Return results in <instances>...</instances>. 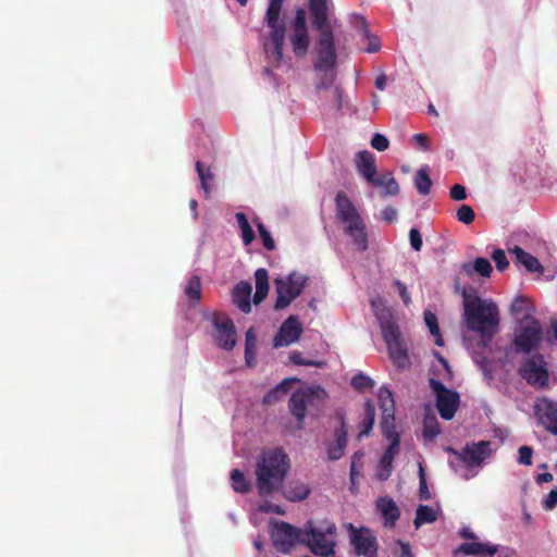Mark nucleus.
<instances>
[{"label":"nucleus","mask_w":557,"mask_h":557,"mask_svg":"<svg viewBox=\"0 0 557 557\" xmlns=\"http://www.w3.org/2000/svg\"><path fill=\"white\" fill-rule=\"evenodd\" d=\"M284 0H269L264 15V22L269 27V34L263 40V50L269 64L278 67L283 62V44L287 32V39L293 53L298 59L307 57L311 36L307 23L305 9L298 8L288 28L281 16Z\"/></svg>","instance_id":"f257e3e1"},{"label":"nucleus","mask_w":557,"mask_h":557,"mask_svg":"<svg viewBox=\"0 0 557 557\" xmlns=\"http://www.w3.org/2000/svg\"><path fill=\"white\" fill-rule=\"evenodd\" d=\"M463 320L469 331L478 333L483 347H487L499 329L498 306L481 298L474 289L462 290Z\"/></svg>","instance_id":"f03ea898"},{"label":"nucleus","mask_w":557,"mask_h":557,"mask_svg":"<svg viewBox=\"0 0 557 557\" xmlns=\"http://www.w3.org/2000/svg\"><path fill=\"white\" fill-rule=\"evenodd\" d=\"M342 45L314 46L315 60L313 69L315 72L314 88L318 98L324 104L330 103L337 111L343 108V89L334 85L337 73V50Z\"/></svg>","instance_id":"7ed1b4c3"},{"label":"nucleus","mask_w":557,"mask_h":557,"mask_svg":"<svg viewBox=\"0 0 557 557\" xmlns=\"http://www.w3.org/2000/svg\"><path fill=\"white\" fill-rule=\"evenodd\" d=\"M288 456L278 448L262 453L256 466L257 488L260 495H270L283 487L289 470Z\"/></svg>","instance_id":"20e7f679"},{"label":"nucleus","mask_w":557,"mask_h":557,"mask_svg":"<svg viewBox=\"0 0 557 557\" xmlns=\"http://www.w3.org/2000/svg\"><path fill=\"white\" fill-rule=\"evenodd\" d=\"M447 451L451 455L449 466L463 480L476 476L485 460L492 455L491 443L487 441L467 444L460 451L449 447Z\"/></svg>","instance_id":"39448f33"},{"label":"nucleus","mask_w":557,"mask_h":557,"mask_svg":"<svg viewBox=\"0 0 557 557\" xmlns=\"http://www.w3.org/2000/svg\"><path fill=\"white\" fill-rule=\"evenodd\" d=\"M311 23L317 32L314 46L342 45L336 37V21L330 17L331 0H308Z\"/></svg>","instance_id":"423d86ee"},{"label":"nucleus","mask_w":557,"mask_h":557,"mask_svg":"<svg viewBox=\"0 0 557 557\" xmlns=\"http://www.w3.org/2000/svg\"><path fill=\"white\" fill-rule=\"evenodd\" d=\"M372 305L375 307L374 302H372ZM374 311L380 323L381 333L387 347L389 358L398 368L407 367L409 362L408 349L407 344L401 336L399 326L393 318L385 315L383 312H379L376 308H374Z\"/></svg>","instance_id":"0eeeda50"},{"label":"nucleus","mask_w":557,"mask_h":557,"mask_svg":"<svg viewBox=\"0 0 557 557\" xmlns=\"http://www.w3.org/2000/svg\"><path fill=\"white\" fill-rule=\"evenodd\" d=\"M336 528L334 523L321 521L318 524L309 521L305 525L302 544H306L314 555L330 557L335 554Z\"/></svg>","instance_id":"6e6552de"},{"label":"nucleus","mask_w":557,"mask_h":557,"mask_svg":"<svg viewBox=\"0 0 557 557\" xmlns=\"http://www.w3.org/2000/svg\"><path fill=\"white\" fill-rule=\"evenodd\" d=\"M326 392L320 386H305L295 391L288 401L290 413L298 422L315 414L324 405Z\"/></svg>","instance_id":"1a4fd4ad"},{"label":"nucleus","mask_w":557,"mask_h":557,"mask_svg":"<svg viewBox=\"0 0 557 557\" xmlns=\"http://www.w3.org/2000/svg\"><path fill=\"white\" fill-rule=\"evenodd\" d=\"M308 282V276L293 271L286 276H280L274 280L276 301L275 310L287 308L304 290Z\"/></svg>","instance_id":"9d476101"},{"label":"nucleus","mask_w":557,"mask_h":557,"mask_svg":"<svg viewBox=\"0 0 557 557\" xmlns=\"http://www.w3.org/2000/svg\"><path fill=\"white\" fill-rule=\"evenodd\" d=\"M543 339V329L539 320L524 319L515 329L513 344L517 352L530 354Z\"/></svg>","instance_id":"9b49d317"},{"label":"nucleus","mask_w":557,"mask_h":557,"mask_svg":"<svg viewBox=\"0 0 557 557\" xmlns=\"http://www.w3.org/2000/svg\"><path fill=\"white\" fill-rule=\"evenodd\" d=\"M520 374L535 388H544L548 385L547 363L541 355L528 358L520 368Z\"/></svg>","instance_id":"f8f14e48"},{"label":"nucleus","mask_w":557,"mask_h":557,"mask_svg":"<svg viewBox=\"0 0 557 557\" xmlns=\"http://www.w3.org/2000/svg\"><path fill=\"white\" fill-rule=\"evenodd\" d=\"M430 386L436 397V407L441 417L450 420L459 406L458 393L446 388L441 381L435 379H430Z\"/></svg>","instance_id":"ddd939ff"},{"label":"nucleus","mask_w":557,"mask_h":557,"mask_svg":"<svg viewBox=\"0 0 557 557\" xmlns=\"http://www.w3.org/2000/svg\"><path fill=\"white\" fill-rule=\"evenodd\" d=\"M305 528L297 529L286 522H276L272 530V541L275 548L287 554L297 543H302Z\"/></svg>","instance_id":"4468645a"},{"label":"nucleus","mask_w":557,"mask_h":557,"mask_svg":"<svg viewBox=\"0 0 557 557\" xmlns=\"http://www.w3.org/2000/svg\"><path fill=\"white\" fill-rule=\"evenodd\" d=\"M213 339L225 350H232L236 344V332L233 321L225 314L215 313L212 318Z\"/></svg>","instance_id":"2eb2a0df"},{"label":"nucleus","mask_w":557,"mask_h":557,"mask_svg":"<svg viewBox=\"0 0 557 557\" xmlns=\"http://www.w3.org/2000/svg\"><path fill=\"white\" fill-rule=\"evenodd\" d=\"M389 432L382 431L383 436L389 441L388 447L382 455L377 466V478L381 481L387 480L393 471V461L400 450V437L396 429H389Z\"/></svg>","instance_id":"dca6fc26"},{"label":"nucleus","mask_w":557,"mask_h":557,"mask_svg":"<svg viewBox=\"0 0 557 557\" xmlns=\"http://www.w3.org/2000/svg\"><path fill=\"white\" fill-rule=\"evenodd\" d=\"M336 215L344 225V232L366 225L357 208L344 193L336 195Z\"/></svg>","instance_id":"f3484780"},{"label":"nucleus","mask_w":557,"mask_h":557,"mask_svg":"<svg viewBox=\"0 0 557 557\" xmlns=\"http://www.w3.org/2000/svg\"><path fill=\"white\" fill-rule=\"evenodd\" d=\"M460 535L463 539L472 540L471 542L462 543L458 548L457 553H461L467 556H494L498 552V546L491 543L478 542L476 535L470 530V528L465 527L460 531Z\"/></svg>","instance_id":"a211bd4d"},{"label":"nucleus","mask_w":557,"mask_h":557,"mask_svg":"<svg viewBox=\"0 0 557 557\" xmlns=\"http://www.w3.org/2000/svg\"><path fill=\"white\" fill-rule=\"evenodd\" d=\"M302 326L297 315H289L281 325L277 334L273 339L275 348L287 347L300 339Z\"/></svg>","instance_id":"6ab92c4d"},{"label":"nucleus","mask_w":557,"mask_h":557,"mask_svg":"<svg viewBox=\"0 0 557 557\" xmlns=\"http://www.w3.org/2000/svg\"><path fill=\"white\" fill-rule=\"evenodd\" d=\"M377 398L382 411L380 426L387 433L389 429H395V401L392 392L386 386L380 387Z\"/></svg>","instance_id":"aec40b11"},{"label":"nucleus","mask_w":557,"mask_h":557,"mask_svg":"<svg viewBox=\"0 0 557 557\" xmlns=\"http://www.w3.org/2000/svg\"><path fill=\"white\" fill-rule=\"evenodd\" d=\"M535 413L545 429L557 435V403L541 398L535 404Z\"/></svg>","instance_id":"412c9836"},{"label":"nucleus","mask_w":557,"mask_h":557,"mask_svg":"<svg viewBox=\"0 0 557 557\" xmlns=\"http://www.w3.org/2000/svg\"><path fill=\"white\" fill-rule=\"evenodd\" d=\"M348 432L345 421L342 419L339 428L334 431L333 438L325 442L327 458L332 461L341 459L347 446Z\"/></svg>","instance_id":"4be33fe9"},{"label":"nucleus","mask_w":557,"mask_h":557,"mask_svg":"<svg viewBox=\"0 0 557 557\" xmlns=\"http://www.w3.org/2000/svg\"><path fill=\"white\" fill-rule=\"evenodd\" d=\"M357 173L367 181V183H371L376 176V165H375V157L372 152L368 150L359 151L356 154L355 159Z\"/></svg>","instance_id":"5701e85b"},{"label":"nucleus","mask_w":557,"mask_h":557,"mask_svg":"<svg viewBox=\"0 0 557 557\" xmlns=\"http://www.w3.org/2000/svg\"><path fill=\"white\" fill-rule=\"evenodd\" d=\"M251 284L244 281L236 284L233 288V301L244 313L251 311Z\"/></svg>","instance_id":"b1692460"},{"label":"nucleus","mask_w":557,"mask_h":557,"mask_svg":"<svg viewBox=\"0 0 557 557\" xmlns=\"http://www.w3.org/2000/svg\"><path fill=\"white\" fill-rule=\"evenodd\" d=\"M534 311V305L524 296L515 297L510 306V314L518 323L524 319H535L533 317Z\"/></svg>","instance_id":"393cba45"},{"label":"nucleus","mask_w":557,"mask_h":557,"mask_svg":"<svg viewBox=\"0 0 557 557\" xmlns=\"http://www.w3.org/2000/svg\"><path fill=\"white\" fill-rule=\"evenodd\" d=\"M352 544L356 553L364 557L376 556V545L374 537L369 533H356L352 536Z\"/></svg>","instance_id":"a878e982"},{"label":"nucleus","mask_w":557,"mask_h":557,"mask_svg":"<svg viewBox=\"0 0 557 557\" xmlns=\"http://www.w3.org/2000/svg\"><path fill=\"white\" fill-rule=\"evenodd\" d=\"M492 264L485 258H476L473 261L462 263L461 272L467 276L472 277L474 274H479L482 277H488L492 273Z\"/></svg>","instance_id":"bb28decb"},{"label":"nucleus","mask_w":557,"mask_h":557,"mask_svg":"<svg viewBox=\"0 0 557 557\" xmlns=\"http://www.w3.org/2000/svg\"><path fill=\"white\" fill-rule=\"evenodd\" d=\"M309 494V486L300 480H293L283 488V495L289 502H301L306 499Z\"/></svg>","instance_id":"cd10ccee"},{"label":"nucleus","mask_w":557,"mask_h":557,"mask_svg":"<svg viewBox=\"0 0 557 557\" xmlns=\"http://www.w3.org/2000/svg\"><path fill=\"white\" fill-rule=\"evenodd\" d=\"M510 252L515 256L516 262L519 265L524 267L528 272L542 273L543 268L539 260L529 252L524 251L521 247L516 246L510 250Z\"/></svg>","instance_id":"c85d7f7f"},{"label":"nucleus","mask_w":557,"mask_h":557,"mask_svg":"<svg viewBox=\"0 0 557 557\" xmlns=\"http://www.w3.org/2000/svg\"><path fill=\"white\" fill-rule=\"evenodd\" d=\"M370 185L381 188L383 196H396L399 193V185L391 172L377 175Z\"/></svg>","instance_id":"c756f323"},{"label":"nucleus","mask_w":557,"mask_h":557,"mask_svg":"<svg viewBox=\"0 0 557 557\" xmlns=\"http://www.w3.org/2000/svg\"><path fill=\"white\" fill-rule=\"evenodd\" d=\"M255 281H256V293L253 295V302L256 305L260 304L269 293V276L268 271L265 269H258L255 272Z\"/></svg>","instance_id":"7c9ffc66"},{"label":"nucleus","mask_w":557,"mask_h":557,"mask_svg":"<svg viewBox=\"0 0 557 557\" xmlns=\"http://www.w3.org/2000/svg\"><path fill=\"white\" fill-rule=\"evenodd\" d=\"M377 510L385 519V524L394 525L396 520L399 518V510L395 502L391 498H381L377 502Z\"/></svg>","instance_id":"2f4dec72"},{"label":"nucleus","mask_w":557,"mask_h":557,"mask_svg":"<svg viewBox=\"0 0 557 557\" xmlns=\"http://www.w3.org/2000/svg\"><path fill=\"white\" fill-rule=\"evenodd\" d=\"M375 420V408L371 401H366L363 417L359 423V434L358 440H362L368 436L373 428Z\"/></svg>","instance_id":"473e14b6"},{"label":"nucleus","mask_w":557,"mask_h":557,"mask_svg":"<svg viewBox=\"0 0 557 557\" xmlns=\"http://www.w3.org/2000/svg\"><path fill=\"white\" fill-rule=\"evenodd\" d=\"M344 232L351 240L352 245L359 251H366L369 248V239L367 233V226H359L356 228Z\"/></svg>","instance_id":"72a5a7b5"},{"label":"nucleus","mask_w":557,"mask_h":557,"mask_svg":"<svg viewBox=\"0 0 557 557\" xmlns=\"http://www.w3.org/2000/svg\"><path fill=\"white\" fill-rule=\"evenodd\" d=\"M436 519H437V509L430 507V506L420 505L417 508V513H416L413 523H414L416 529H419L422 524L432 523Z\"/></svg>","instance_id":"f704fd0d"},{"label":"nucleus","mask_w":557,"mask_h":557,"mask_svg":"<svg viewBox=\"0 0 557 557\" xmlns=\"http://www.w3.org/2000/svg\"><path fill=\"white\" fill-rule=\"evenodd\" d=\"M360 18V36L361 39L368 42L366 51L369 53L377 52L381 48L380 39L370 33L363 17Z\"/></svg>","instance_id":"c9c22d12"},{"label":"nucleus","mask_w":557,"mask_h":557,"mask_svg":"<svg viewBox=\"0 0 557 557\" xmlns=\"http://www.w3.org/2000/svg\"><path fill=\"white\" fill-rule=\"evenodd\" d=\"M296 379H285L280 384H277L273 389L267 393L263 397L264 404H272L277 400L280 397L284 396L288 392V386L294 383Z\"/></svg>","instance_id":"e433bc0d"},{"label":"nucleus","mask_w":557,"mask_h":557,"mask_svg":"<svg viewBox=\"0 0 557 557\" xmlns=\"http://www.w3.org/2000/svg\"><path fill=\"white\" fill-rule=\"evenodd\" d=\"M235 216H236L238 226L240 228L243 243L246 246H248L253 242L255 233H253L246 215L243 212H237Z\"/></svg>","instance_id":"4c0bfd02"},{"label":"nucleus","mask_w":557,"mask_h":557,"mask_svg":"<svg viewBox=\"0 0 557 557\" xmlns=\"http://www.w3.org/2000/svg\"><path fill=\"white\" fill-rule=\"evenodd\" d=\"M232 487L237 493H247L251 488V483L245 478L244 473L234 469L231 472Z\"/></svg>","instance_id":"58836bf2"},{"label":"nucleus","mask_w":557,"mask_h":557,"mask_svg":"<svg viewBox=\"0 0 557 557\" xmlns=\"http://www.w3.org/2000/svg\"><path fill=\"white\" fill-rule=\"evenodd\" d=\"M424 322H425V325L429 327L431 335L435 338V344L437 346H443L444 342H443V338L440 333V327H438L436 315L433 312H431L430 310H425L424 311Z\"/></svg>","instance_id":"ea45409f"},{"label":"nucleus","mask_w":557,"mask_h":557,"mask_svg":"<svg viewBox=\"0 0 557 557\" xmlns=\"http://www.w3.org/2000/svg\"><path fill=\"white\" fill-rule=\"evenodd\" d=\"M414 186L419 194L425 196L430 193L432 181L426 172V169L422 168L418 170L414 175Z\"/></svg>","instance_id":"a19ab883"},{"label":"nucleus","mask_w":557,"mask_h":557,"mask_svg":"<svg viewBox=\"0 0 557 557\" xmlns=\"http://www.w3.org/2000/svg\"><path fill=\"white\" fill-rule=\"evenodd\" d=\"M441 433V426L434 417H426L423 422V437L425 441L434 440Z\"/></svg>","instance_id":"79ce46f5"},{"label":"nucleus","mask_w":557,"mask_h":557,"mask_svg":"<svg viewBox=\"0 0 557 557\" xmlns=\"http://www.w3.org/2000/svg\"><path fill=\"white\" fill-rule=\"evenodd\" d=\"M185 295L190 301H198L201 296V282L196 275L191 276L184 289Z\"/></svg>","instance_id":"37998d69"},{"label":"nucleus","mask_w":557,"mask_h":557,"mask_svg":"<svg viewBox=\"0 0 557 557\" xmlns=\"http://www.w3.org/2000/svg\"><path fill=\"white\" fill-rule=\"evenodd\" d=\"M256 334L253 329H249L246 332V349H245V358L249 366H251V361L255 358L256 350Z\"/></svg>","instance_id":"c03bdc74"},{"label":"nucleus","mask_w":557,"mask_h":557,"mask_svg":"<svg viewBox=\"0 0 557 557\" xmlns=\"http://www.w3.org/2000/svg\"><path fill=\"white\" fill-rule=\"evenodd\" d=\"M196 170H197L202 189L205 190L206 194H209L210 188H211L210 182L213 178L212 173L210 172L209 169H203L200 161L196 162Z\"/></svg>","instance_id":"a18cd8bd"},{"label":"nucleus","mask_w":557,"mask_h":557,"mask_svg":"<svg viewBox=\"0 0 557 557\" xmlns=\"http://www.w3.org/2000/svg\"><path fill=\"white\" fill-rule=\"evenodd\" d=\"M290 362L297 366H309V367H318L321 368L323 366V362L321 361H314L308 358H305L301 352L299 351H293L289 356Z\"/></svg>","instance_id":"49530a36"},{"label":"nucleus","mask_w":557,"mask_h":557,"mask_svg":"<svg viewBox=\"0 0 557 557\" xmlns=\"http://www.w3.org/2000/svg\"><path fill=\"white\" fill-rule=\"evenodd\" d=\"M351 385L358 391H364L368 387H372L374 381L370 376L359 373L351 379Z\"/></svg>","instance_id":"de8ad7c7"},{"label":"nucleus","mask_w":557,"mask_h":557,"mask_svg":"<svg viewBox=\"0 0 557 557\" xmlns=\"http://www.w3.org/2000/svg\"><path fill=\"white\" fill-rule=\"evenodd\" d=\"M419 494L421 499L428 500L431 498V493L426 484L425 472L421 462L419 463Z\"/></svg>","instance_id":"09e8293b"},{"label":"nucleus","mask_w":557,"mask_h":557,"mask_svg":"<svg viewBox=\"0 0 557 557\" xmlns=\"http://www.w3.org/2000/svg\"><path fill=\"white\" fill-rule=\"evenodd\" d=\"M474 211L468 205H462L457 211V219L463 224H470L474 220Z\"/></svg>","instance_id":"8fccbe9b"},{"label":"nucleus","mask_w":557,"mask_h":557,"mask_svg":"<svg viewBox=\"0 0 557 557\" xmlns=\"http://www.w3.org/2000/svg\"><path fill=\"white\" fill-rule=\"evenodd\" d=\"M492 259L494 260L497 270L500 272L509 265L506 252L503 249H495L492 253Z\"/></svg>","instance_id":"3c124183"},{"label":"nucleus","mask_w":557,"mask_h":557,"mask_svg":"<svg viewBox=\"0 0 557 557\" xmlns=\"http://www.w3.org/2000/svg\"><path fill=\"white\" fill-rule=\"evenodd\" d=\"M257 227H258L260 238L262 240L263 246L268 250L274 249V247H275L274 240H273L270 232L267 230V227L262 223H258Z\"/></svg>","instance_id":"603ef678"},{"label":"nucleus","mask_w":557,"mask_h":557,"mask_svg":"<svg viewBox=\"0 0 557 557\" xmlns=\"http://www.w3.org/2000/svg\"><path fill=\"white\" fill-rule=\"evenodd\" d=\"M389 141L386 136L376 133L371 139V146L377 151H385L388 148Z\"/></svg>","instance_id":"864d4df0"},{"label":"nucleus","mask_w":557,"mask_h":557,"mask_svg":"<svg viewBox=\"0 0 557 557\" xmlns=\"http://www.w3.org/2000/svg\"><path fill=\"white\" fill-rule=\"evenodd\" d=\"M518 453V462L520 465L530 466L532 463L533 449L530 446H521Z\"/></svg>","instance_id":"5fc2aeb1"},{"label":"nucleus","mask_w":557,"mask_h":557,"mask_svg":"<svg viewBox=\"0 0 557 557\" xmlns=\"http://www.w3.org/2000/svg\"><path fill=\"white\" fill-rule=\"evenodd\" d=\"M409 240H410V245H411V248L414 250V251H420L421 250V247H422V236L420 234V232L417 230V228H411L410 232H409Z\"/></svg>","instance_id":"6e6d98bb"},{"label":"nucleus","mask_w":557,"mask_h":557,"mask_svg":"<svg viewBox=\"0 0 557 557\" xmlns=\"http://www.w3.org/2000/svg\"><path fill=\"white\" fill-rule=\"evenodd\" d=\"M450 196L454 200L461 201L467 197L466 188L460 184H456L450 188Z\"/></svg>","instance_id":"4d7b16f0"},{"label":"nucleus","mask_w":557,"mask_h":557,"mask_svg":"<svg viewBox=\"0 0 557 557\" xmlns=\"http://www.w3.org/2000/svg\"><path fill=\"white\" fill-rule=\"evenodd\" d=\"M557 505V488L552 490L543 500V506L547 510H552Z\"/></svg>","instance_id":"13d9d810"},{"label":"nucleus","mask_w":557,"mask_h":557,"mask_svg":"<svg viewBox=\"0 0 557 557\" xmlns=\"http://www.w3.org/2000/svg\"><path fill=\"white\" fill-rule=\"evenodd\" d=\"M259 510L262 511V512H273V513H277V515H284L285 511L277 505H274V504H271L269 502H263L262 504H260L259 506Z\"/></svg>","instance_id":"bf43d9fd"},{"label":"nucleus","mask_w":557,"mask_h":557,"mask_svg":"<svg viewBox=\"0 0 557 557\" xmlns=\"http://www.w3.org/2000/svg\"><path fill=\"white\" fill-rule=\"evenodd\" d=\"M395 286L397 287L398 294H399L400 298L403 299V301L406 305H409L411 301V298H410V294H409L406 285L397 280V281H395Z\"/></svg>","instance_id":"052dcab7"},{"label":"nucleus","mask_w":557,"mask_h":557,"mask_svg":"<svg viewBox=\"0 0 557 557\" xmlns=\"http://www.w3.org/2000/svg\"><path fill=\"white\" fill-rule=\"evenodd\" d=\"M381 216L385 222L392 223L397 219V210L394 207H386L382 210Z\"/></svg>","instance_id":"680f3d73"},{"label":"nucleus","mask_w":557,"mask_h":557,"mask_svg":"<svg viewBox=\"0 0 557 557\" xmlns=\"http://www.w3.org/2000/svg\"><path fill=\"white\" fill-rule=\"evenodd\" d=\"M397 546H398L397 557H414L411 552V547L408 543L398 541Z\"/></svg>","instance_id":"e2e57ef3"},{"label":"nucleus","mask_w":557,"mask_h":557,"mask_svg":"<svg viewBox=\"0 0 557 557\" xmlns=\"http://www.w3.org/2000/svg\"><path fill=\"white\" fill-rule=\"evenodd\" d=\"M434 356L437 358L443 371L445 372L444 377L450 379L451 377V370L448 364V361L440 355V352L434 351Z\"/></svg>","instance_id":"0e129e2a"},{"label":"nucleus","mask_w":557,"mask_h":557,"mask_svg":"<svg viewBox=\"0 0 557 557\" xmlns=\"http://www.w3.org/2000/svg\"><path fill=\"white\" fill-rule=\"evenodd\" d=\"M413 140L417 143L420 149L424 151L429 149V138L424 134H416L413 136Z\"/></svg>","instance_id":"69168bd1"},{"label":"nucleus","mask_w":557,"mask_h":557,"mask_svg":"<svg viewBox=\"0 0 557 557\" xmlns=\"http://www.w3.org/2000/svg\"><path fill=\"white\" fill-rule=\"evenodd\" d=\"M364 457V453L362 450L356 451L351 456V462L350 466H355L356 468H362V459Z\"/></svg>","instance_id":"338daca9"},{"label":"nucleus","mask_w":557,"mask_h":557,"mask_svg":"<svg viewBox=\"0 0 557 557\" xmlns=\"http://www.w3.org/2000/svg\"><path fill=\"white\" fill-rule=\"evenodd\" d=\"M474 360L475 362L480 366L481 370L483 371V373L491 377V374L488 373V369H487V366H488V362L485 358H479V357H474Z\"/></svg>","instance_id":"774afa93"}]
</instances>
